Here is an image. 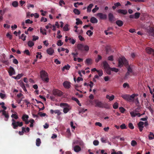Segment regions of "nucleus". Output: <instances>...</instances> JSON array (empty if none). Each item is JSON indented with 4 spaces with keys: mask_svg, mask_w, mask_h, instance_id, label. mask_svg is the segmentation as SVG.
<instances>
[{
    "mask_svg": "<svg viewBox=\"0 0 154 154\" xmlns=\"http://www.w3.org/2000/svg\"><path fill=\"white\" fill-rule=\"evenodd\" d=\"M6 36L9 38L10 39H11L12 38V36L9 33H8L6 34Z\"/></svg>",
    "mask_w": 154,
    "mask_h": 154,
    "instance_id": "774afa93",
    "label": "nucleus"
},
{
    "mask_svg": "<svg viewBox=\"0 0 154 154\" xmlns=\"http://www.w3.org/2000/svg\"><path fill=\"white\" fill-rule=\"evenodd\" d=\"M24 53L25 54H26L28 55H30V53L29 51L28 50H26L24 51Z\"/></svg>",
    "mask_w": 154,
    "mask_h": 154,
    "instance_id": "338daca9",
    "label": "nucleus"
},
{
    "mask_svg": "<svg viewBox=\"0 0 154 154\" xmlns=\"http://www.w3.org/2000/svg\"><path fill=\"white\" fill-rule=\"evenodd\" d=\"M90 22L93 23H97L98 22L97 20L94 17H92L90 20Z\"/></svg>",
    "mask_w": 154,
    "mask_h": 154,
    "instance_id": "412c9836",
    "label": "nucleus"
},
{
    "mask_svg": "<svg viewBox=\"0 0 154 154\" xmlns=\"http://www.w3.org/2000/svg\"><path fill=\"white\" fill-rule=\"evenodd\" d=\"M85 63L87 64L91 65L92 63V60L91 59L88 58L86 59Z\"/></svg>",
    "mask_w": 154,
    "mask_h": 154,
    "instance_id": "bb28decb",
    "label": "nucleus"
},
{
    "mask_svg": "<svg viewBox=\"0 0 154 154\" xmlns=\"http://www.w3.org/2000/svg\"><path fill=\"white\" fill-rule=\"evenodd\" d=\"M136 97L134 98V100L133 102L134 101L136 104V105L137 106V105L139 104V101L138 97Z\"/></svg>",
    "mask_w": 154,
    "mask_h": 154,
    "instance_id": "f704fd0d",
    "label": "nucleus"
},
{
    "mask_svg": "<svg viewBox=\"0 0 154 154\" xmlns=\"http://www.w3.org/2000/svg\"><path fill=\"white\" fill-rule=\"evenodd\" d=\"M140 106H138L135 109L130 112V114L131 116L132 117H134L137 116L138 117H140L142 115L139 113H137V112H139L140 110Z\"/></svg>",
    "mask_w": 154,
    "mask_h": 154,
    "instance_id": "20e7f679",
    "label": "nucleus"
},
{
    "mask_svg": "<svg viewBox=\"0 0 154 154\" xmlns=\"http://www.w3.org/2000/svg\"><path fill=\"white\" fill-rule=\"evenodd\" d=\"M146 50L148 54H152L154 56V50L153 49L150 47H147L146 48Z\"/></svg>",
    "mask_w": 154,
    "mask_h": 154,
    "instance_id": "9d476101",
    "label": "nucleus"
},
{
    "mask_svg": "<svg viewBox=\"0 0 154 154\" xmlns=\"http://www.w3.org/2000/svg\"><path fill=\"white\" fill-rule=\"evenodd\" d=\"M50 112L51 114H53L54 113L57 114L58 116L60 115L61 114V112H60L59 109H56L54 110L51 109L50 110Z\"/></svg>",
    "mask_w": 154,
    "mask_h": 154,
    "instance_id": "f8f14e48",
    "label": "nucleus"
},
{
    "mask_svg": "<svg viewBox=\"0 0 154 154\" xmlns=\"http://www.w3.org/2000/svg\"><path fill=\"white\" fill-rule=\"evenodd\" d=\"M103 64L104 68L105 69H107L110 67L109 65L106 61L103 62Z\"/></svg>",
    "mask_w": 154,
    "mask_h": 154,
    "instance_id": "4be33fe9",
    "label": "nucleus"
},
{
    "mask_svg": "<svg viewBox=\"0 0 154 154\" xmlns=\"http://www.w3.org/2000/svg\"><path fill=\"white\" fill-rule=\"evenodd\" d=\"M93 143L95 146H97L99 144V142L98 140H95L94 141Z\"/></svg>",
    "mask_w": 154,
    "mask_h": 154,
    "instance_id": "5fc2aeb1",
    "label": "nucleus"
},
{
    "mask_svg": "<svg viewBox=\"0 0 154 154\" xmlns=\"http://www.w3.org/2000/svg\"><path fill=\"white\" fill-rule=\"evenodd\" d=\"M108 60L111 61H112L113 60V57L112 55H111L108 57Z\"/></svg>",
    "mask_w": 154,
    "mask_h": 154,
    "instance_id": "e2e57ef3",
    "label": "nucleus"
},
{
    "mask_svg": "<svg viewBox=\"0 0 154 154\" xmlns=\"http://www.w3.org/2000/svg\"><path fill=\"white\" fill-rule=\"evenodd\" d=\"M8 72L10 76H11L13 75H14L15 73V71L13 67L10 66L9 68Z\"/></svg>",
    "mask_w": 154,
    "mask_h": 154,
    "instance_id": "4468645a",
    "label": "nucleus"
},
{
    "mask_svg": "<svg viewBox=\"0 0 154 154\" xmlns=\"http://www.w3.org/2000/svg\"><path fill=\"white\" fill-rule=\"evenodd\" d=\"M70 106L68 104L66 103H61L60 104V106L61 107H69Z\"/></svg>",
    "mask_w": 154,
    "mask_h": 154,
    "instance_id": "c85d7f7f",
    "label": "nucleus"
},
{
    "mask_svg": "<svg viewBox=\"0 0 154 154\" xmlns=\"http://www.w3.org/2000/svg\"><path fill=\"white\" fill-rule=\"evenodd\" d=\"M46 51L48 54L52 55L54 52V50L52 48H50L47 50Z\"/></svg>",
    "mask_w": 154,
    "mask_h": 154,
    "instance_id": "a211bd4d",
    "label": "nucleus"
},
{
    "mask_svg": "<svg viewBox=\"0 0 154 154\" xmlns=\"http://www.w3.org/2000/svg\"><path fill=\"white\" fill-rule=\"evenodd\" d=\"M140 14L138 12H136L135 13L134 15V18L135 19H138L140 16Z\"/></svg>",
    "mask_w": 154,
    "mask_h": 154,
    "instance_id": "e433bc0d",
    "label": "nucleus"
},
{
    "mask_svg": "<svg viewBox=\"0 0 154 154\" xmlns=\"http://www.w3.org/2000/svg\"><path fill=\"white\" fill-rule=\"evenodd\" d=\"M144 122H140L138 124V126L140 131L141 132L143 128Z\"/></svg>",
    "mask_w": 154,
    "mask_h": 154,
    "instance_id": "dca6fc26",
    "label": "nucleus"
},
{
    "mask_svg": "<svg viewBox=\"0 0 154 154\" xmlns=\"http://www.w3.org/2000/svg\"><path fill=\"white\" fill-rule=\"evenodd\" d=\"M114 95H112L111 96L109 95H107L106 96V98L107 99H108L110 101L112 100L114 98Z\"/></svg>",
    "mask_w": 154,
    "mask_h": 154,
    "instance_id": "cd10ccee",
    "label": "nucleus"
},
{
    "mask_svg": "<svg viewBox=\"0 0 154 154\" xmlns=\"http://www.w3.org/2000/svg\"><path fill=\"white\" fill-rule=\"evenodd\" d=\"M119 109H120V112L122 113H124L125 110V109L123 107H120Z\"/></svg>",
    "mask_w": 154,
    "mask_h": 154,
    "instance_id": "bf43d9fd",
    "label": "nucleus"
},
{
    "mask_svg": "<svg viewBox=\"0 0 154 154\" xmlns=\"http://www.w3.org/2000/svg\"><path fill=\"white\" fill-rule=\"evenodd\" d=\"M40 77L42 80L45 83H48L49 81L48 74L45 71L42 70L40 72Z\"/></svg>",
    "mask_w": 154,
    "mask_h": 154,
    "instance_id": "7ed1b4c3",
    "label": "nucleus"
},
{
    "mask_svg": "<svg viewBox=\"0 0 154 154\" xmlns=\"http://www.w3.org/2000/svg\"><path fill=\"white\" fill-rule=\"evenodd\" d=\"M131 145L132 146H134L137 145V142L134 140H132L131 141Z\"/></svg>",
    "mask_w": 154,
    "mask_h": 154,
    "instance_id": "79ce46f5",
    "label": "nucleus"
},
{
    "mask_svg": "<svg viewBox=\"0 0 154 154\" xmlns=\"http://www.w3.org/2000/svg\"><path fill=\"white\" fill-rule=\"evenodd\" d=\"M111 70L116 72H117L119 71V69L115 68H111Z\"/></svg>",
    "mask_w": 154,
    "mask_h": 154,
    "instance_id": "0e129e2a",
    "label": "nucleus"
},
{
    "mask_svg": "<svg viewBox=\"0 0 154 154\" xmlns=\"http://www.w3.org/2000/svg\"><path fill=\"white\" fill-rule=\"evenodd\" d=\"M41 143L40 139L38 138L36 140V145L37 146H39Z\"/></svg>",
    "mask_w": 154,
    "mask_h": 154,
    "instance_id": "473e14b6",
    "label": "nucleus"
},
{
    "mask_svg": "<svg viewBox=\"0 0 154 154\" xmlns=\"http://www.w3.org/2000/svg\"><path fill=\"white\" fill-rule=\"evenodd\" d=\"M105 70L106 71V72L109 75H110L111 74V68H107L106 69H105Z\"/></svg>",
    "mask_w": 154,
    "mask_h": 154,
    "instance_id": "ea45409f",
    "label": "nucleus"
},
{
    "mask_svg": "<svg viewBox=\"0 0 154 154\" xmlns=\"http://www.w3.org/2000/svg\"><path fill=\"white\" fill-rule=\"evenodd\" d=\"M154 134L153 133L151 132H150L149 134V136H148L149 139L150 140H151L153 138L152 137L150 136L151 135L153 136Z\"/></svg>",
    "mask_w": 154,
    "mask_h": 154,
    "instance_id": "4d7b16f0",
    "label": "nucleus"
},
{
    "mask_svg": "<svg viewBox=\"0 0 154 154\" xmlns=\"http://www.w3.org/2000/svg\"><path fill=\"white\" fill-rule=\"evenodd\" d=\"M113 107L115 109L118 108V103L117 102L114 103L113 105Z\"/></svg>",
    "mask_w": 154,
    "mask_h": 154,
    "instance_id": "09e8293b",
    "label": "nucleus"
},
{
    "mask_svg": "<svg viewBox=\"0 0 154 154\" xmlns=\"http://www.w3.org/2000/svg\"><path fill=\"white\" fill-rule=\"evenodd\" d=\"M76 20L77 21L75 23L77 25H79V24H82V21H81L79 19L76 18Z\"/></svg>",
    "mask_w": 154,
    "mask_h": 154,
    "instance_id": "72a5a7b5",
    "label": "nucleus"
},
{
    "mask_svg": "<svg viewBox=\"0 0 154 154\" xmlns=\"http://www.w3.org/2000/svg\"><path fill=\"white\" fill-rule=\"evenodd\" d=\"M128 127L131 129H133L134 128V127L133 124L131 123H130L128 124Z\"/></svg>",
    "mask_w": 154,
    "mask_h": 154,
    "instance_id": "6e6d98bb",
    "label": "nucleus"
},
{
    "mask_svg": "<svg viewBox=\"0 0 154 154\" xmlns=\"http://www.w3.org/2000/svg\"><path fill=\"white\" fill-rule=\"evenodd\" d=\"M23 74L22 73L19 74L17 76H16V78H17L18 79H19L21 77L23 76Z\"/></svg>",
    "mask_w": 154,
    "mask_h": 154,
    "instance_id": "13d9d810",
    "label": "nucleus"
},
{
    "mask_svg": "<svg viewBox=\"0 0 154 154\" xmlns=\"http://www.w3.org/2000/svg\"><path fill=\"white\" fill-rule=\"evenodd\" d=\"M116 23L119 26H121L123 24V22L120 20H117L116 22Z\"/></svg>",
    "mask_w": 154,
    "mask_h": 154,
    "instance_id": "a878e982",
    "label": "nucleus"
},
{
    "mask_svg": "<svg viewBox=\"0 0 154 154\" xmlns=\"http://www.w3.org/2000/svg\"><path fill=\"white\" fill-rule=\"evenodd\" d=\"M119 14H122L123 15H126L128 13V11L126 10L119 9L117 11Z\"/></svg>",
    "mask_w": 154,
    "mask_h": 154,
    "instance_id": "f3484780",
    "label": "nucleus"
},
{
    "mask_svg": "<svg viewBox=\"0 0 154 154\" xmlns=\"http://www.w3.org/2000/svg\"><path fill=\"white\" fill-rule=\"evenodd\" d=\"M27 44L29 47H31L34 45V44L32 41H29L28 42Z\"/></svg>",
    "mask_w": 154,
    "mask_h": 154,
    "instance_id": "2f4dec72",
    "label": "nucleus"
},
{
    "mask_svg": "<svg viewBox=\"0 0 154 154\" xmlns=\"http://www.w3.org/2000/svg\"><path fill=\"white\" fill-rule=\"evenodd\" d=\"M47 21V19L46 18H45L43 17H42L41 19V20H40V21L41 22L44 21V22H45Z\"/></svg>",
    "mask_w": 154,
    "mask_h": 154,
    "instance_id": "680f3d73",
    "label": "nucleus"
},
{
    "mask_svg": "<svg viewBox=\"0 0 154 154\" xmlns=\"http://www.w3.org/2000/svg\"><path fill=\"white\" fill-rule=\"evenodd\" d=\"M63 29L64 31H67L69 30L68 29V24H66L63 27Z\"/></svg>",
    "mask_w": 154,
    "mask_h": 154,
    "instance_id": "864d4df0",
    "label": "nucleus"
},
{
    "mask_svg": "<svg viewBox=\"0 0 154 154\" xmlns=\"http://www.w3.org/2000/svg\"><path fill=\"white\" fill-rule=\"evenodd\" d=\"M63 85L66 88L69 89L71 87V83L69 82L66 81L63 83Z\"/></svg>",
    "mask_w": 154,
    "mask_h": 154,
    "instance_id": "ddd939ff",
    "label": "nucleus"
},
{
    "mask_svg": "<svg viewBox=\"0 0 154 154\" xmlns=\"http://www.w3.org/2000/svg\"><path fill=\"white\" fill-rule=\"evenodd\" d=\"M109 20L110 22H112L114 20L115 17L112 13H109L108 15Z\"/></svg>",
    "mask_w": 154,
    "mask_h": 154,
    "instance_id": "2eb2a0df",
    "label": "nucleus"
},
{
    "mask_svg": "<svg viewBox=\"0 0 154 154\" xmlns=\"http://www.w3.org/2000/svg\"><path fill=\"white\" fill-rule=\"evenodd\" d=\"M99 8H94L92 10V12L93 13H95L96 11L99 9Z\"/></svg>",
    "mask_w": 154,
    "mask_h": 154,
    "instance_id": "69168bd1",
    "label": "nucleus"
},
{
    "mask_svg": "<svg viewBox=\"0 0 154 154\" xmlns=\"http://www.w3.org/2000/svg\"><path fill=\"white\" fill-rule=\"evenodd\" d=\"M26 36L25 35V34H22L21 36L20 37V38L22 39L23 41H24L26 40Z\"/></svg>",
    "mask_w": 154,
    "mask_h": 154,
    "instance_id": "37998d69",
    "label": "nucleus"
},
{
    "mask_svg": "<svg viewBox=\"0 0 154 154\" xmlns=\"http://www.w3.org/2000/svg\"><path fill=\"white\" fill-rule=\"evenodd\" d=\"M37 55H36V57L37 58L38 57L39 59H41L42 57V56L41 55V53L40 52H38L37 53Z\"/></svg>",
    "mask_w": 154,
    "mask_h": 154,
    "instance_id": "de8ad7c7",
    "label": "nucleus"
},
{
    "mask_svg": "<svg viewBox=\"0 0 154 154\" xmlns=\"http://www.w3.org/2000/svg\"><path fill=\"white\" fill-rule=\"evenodd\" d=\"M77 48L79 50L81 51H88L89 50V47L87 45H85L82 44H79L77 45Z\"/></svg>",
    "mask_w": 154,
    "mask_h": 154,
    "instance_id": "39448f33",
    "label": "nucleus"
},
{
    "mask_svg": "<svg viewBox=\"0 0 154 154\" xmlns=\"http://www.w3.org/2000/svg\"><path fill=\"white\" fill-rule=\"evenodd\" d=\"M5 13V11L4 10L2 11V10H0V21H1L3 20V17L2 16Z\"/></svg>",
    "mask_w": 154,
    "mask_h": 154,
    "instance_id": "393cba45",
    "label": "nucleus"
},
{
    "mask_svg": "<svg viewBox=\"0 0 154 154\" xmlns=\"http://www.w3.org/2000/svg\"><path fill=\"white\" fill-rule=\"evenodd\" d=\"M138 95V94H134L130 96L128 94H125L122 95L121 97L125 100L128 101L133 102L134 100V98Z\"/></svg>",
    "mask_w": 154,
    "mask_h": 154,
    "instance_id": "f03ea898",
    "label": "nucleus"
},
{
    "mask_svg": "<svg viewBox=\"0 0 154 154\" xmlns=\"http://www.w3.org/2000/svg\"><path fill=\"white\" fill-rule=\"evenodd\" d=\"M100 140L103 143H106V140H107V139L106 138L102 137L100 139Z\"/></svg>",
    "mask_w": 154,
    "mask_h": 154,
    "instance_id": "603ef678",
    "label": "nucleus"
},
{
    "mask_svg": "<svg viewBox=\"0 0 154 154\" xmlns=\"http://www.w3.org/2000/svg\"><path fill=\"white\" fill-rule=\"evenodd\" d=\"M11 117L12 118H14L15 119H17L18 118V116L15 114H13L11 115Z\"/></svg>",
    "mask_w": 154,
    "mask_h": 154,
    "instance_id": "49530a36",
    "label": "nucleus"
},
{
    "mask_svg": "<svg viewBox=\"0 0 154 154\" xmlns=\"http://www.w3.org/2000/svg\"><path fill=\"white\" fill-rule=\"evenodd\" d=\"M70 67V66L67 64L66 65L64 66L62 69V70L64 71L65 69L66 70H69Z\"/></svg>",
    "mask_w": 154,
    "mask_h": 154,
    "instance_id": "58836bf2",
    "label": "nucleus"
},
{
    "mask_svg": "<svg viewBox=\"0 0 154 154\" xmlns=\"http://www.w3.org/2000/svg\"><path fill=\"white\" fill-rule=\"evenodd\" d=\"M102 57L100 55H98L97 58L95 59V62L96 63L98 62L100 60L102 59Z\"/></svg>",
    "mask_w": 154,
    "mask_h": 154,
    "instance_id": "a19ab883",
    "label": "nucleus"
},
{
    "mask_svg": "<svg viewBox=\"0 0 154 154\" xmlns=\"http://www.w3.org/2000/svg\"><path fill=\"white\" fill-rule=\"evenodd\" d=\"M28 118V116L26 114L23 115L22 117L23 120L25 122L26 124H28L29 122V121L27 120Z\"/></svg>",
    "mask_w": 154,
    "mask_h": 154,
    "instance_id": "9b49d317",
    "label": "nucleus"
},
{
    "mask_svg": "<svg viewBox=\"0 0 154 154\" xmlns=\"http://www.w3.org/2000/svg\"><path fill=\"white\" fill-rule=\"evenodd\" d=\"M32 37H33L32 40L33 41H35L37 40H38L39 38L38 36H36L35 35H33L32 36Z\"/></svg>",
    "mask_w": 154,
    "mask_h": 154,
    "instance_id": "052dcab7",
    "label": "nucleus"
},
{
    "mask_svg": "<svg viewBox=\"0 0 154 154\" xmlns=\"http://www.w3.org/2000/svg\"><path fill=\"white\" fill-rule=\"evenodd\" d=\"M71 109V108L70 106H69V107H64L63 109V112L64 113H66L68 112Z\"/></svg>",
    "mask_w": 154,
    "mask_h": 154,
    "instance_id": "b1692460",
    "label": "nucleus"
},
{
    "mask_svg": "<svg viewBox=\"0 0 154 154\" xmlns=\"http://www.w3.org/2000/svg\"><path fill=\"white\" fill-rule=\"evenodd\" d=\"M53 94L55 96L60 97L63 94L62 92L59 90L54 89L53 91Z\"/></svg>",
    "mask_w": 154,
    "mask_h": 154,
    "instance_id": "6e6552de",
    "label": "nucleus"
},
{
    "mask_svg": "<svg viewBox=\"0 0 154 154\" xmlns=\"http://www.w3.org/2000/svg\"><path fill=\"white\" fill-rule=\"evenodd\" d=\"M12 5L14 7H17L18 5V2L17 1H14L12 3Z\"/></svg>",
    "mask_w": 154,
    "mask_h": 154,
    "instance_id": "c756f323",
    "label": "nucleus"
},
{
    "mask_svg": "<svg viewBox=\"0 0 154 154\" xmlns=\"http://www.w3.org/2000/svg\"><path fill=\"white\" fill-rule=\"evenodd\" d=\"M120 128L122 129H126L127 127L125 124H123L120 126Z\"/></svg>",
    "mask_w": 154,
    "mask_h": 154,
    "instance_id": "8fccbe9b",
    "label": "nucleus"
},
{
    "mask_svg": "<svg viewBox=\"0 0 154 154\" xmlns=\"http://www.w3.org/2000/svg\"><path fill=\"white\" fill-rule=\"evenodd\" d=\"M97 15L100 18V19L106 20L107 19V16L106 14L99 13H97Z\"/></svg>",
    "mask_w": 154,
    "mask_h": 154,
    "instance_id": "1a4fd4ad",
    "label": "nucleus"
},
{
    "mask_svg": "<svg viewBox=\"0 0 154 154\" xmlns=\"http://www.w3.org/2000/svg\"><path fill=\"white\" fill-rule=\"evenodd\" d=\"M97 72L98 73L99 76H101L103 75V71L102 70H100L97 71Z\"/></svg>",
    "mask_w": 154,
    "mask_h": 154,
    "instance_id": "c03bdc74",
    "label": "nucleus"
},
{
    "mask_svg": "<svg viewBox=\"0 0 154 154\" xmlns=\"http://www.w3.org/2000/svg\"><path fill=\"white\" fill-rule=\"evenodd\" d=\"M12 122L11 125L13 126V128L16 129L18 126L21 127L23 125L22 122H16V121L12 119Z\"/></svg>",
    "mask_w": 154,
    "mask_h": 154,
    "instance_id": "423d86ee",
    "label": "nucleus"
},
{
    "mask_svg": "<svg viewBox=\"0 0 154 154\" xmlns=\"http://www.w3.org/2000/svg\"><path fill=\"white\" fill-rule=\"evenodd\" d=\"M22 131H19V134L21 135H23L24 132H26L25 128L24 127H22Z\"/></svg>",
    "mask_w": 154,
    "mask_h": 154,
    "instance_id": "7c9ffc66",
    "label": "nucleus"
},
{
    "mask_svg": "<svg viewBox=\"0 0 154 154\" xmlns=\"http://www.w3.org/2000/svg\"><path fill=\"white\" fill-rule=\"evenodd\" d=\"M74 13L77 15H79L80 14V11L78 9L75 8L73 10Z\"/></svg>",
    "mask_w": 154,
    "mask_h": 154,
    "instance_id": "c9c22d12",
    "label": "nucleus"
},
{
    "mask_svg": "<svg viewBox=\"0 0 154 154\" xmlns=\"http://www.w3.org/2000/svg\"><path fill=\"white\" fill-rule=\"evenodd\" d=\"M57 45L59 46H61L63 45V42H62L61 40H59L57 43Z\"/></svg>",
    "mask_w": 154,
    "mask_h": 154,
    "instance_id": "a18cd8bd",
    "label": "nucleus"
},
{
    "mask_svg": "<svg viewBox=\"0 0 154 154\" xmlns=\"http://www.w3.org/2000/svg\"><path fill=\"white\" fill-rule=\"evenodd\" d=\"M95 107L100 108H107V106L106 104L97 100H95Z\"/></svg>",
    "mask_w": 154,
    "mask_h": 154,
    "instance_id": "0eeeda50",
    "label": "nucleus"
},
{
    "mask_svg": "<svg viewBox=\"0 0 154 154\" xmlns=\"http://www.w3.org/2000/svg\"><path fill=\"white\" fill-rule=\"evenodd\" d=\"M25 23L26 24H32L33 23V21L29 19H27L25 21Z\"/></svg>",
    "mask_w": 154,
    "mask_h": 154,
    "instance_id": "3c124183",
    "label": "nucleus"
},
{
    "mask_svg": "<svg viewBox=\"0 0 154 154\" xmlns=\"http://www.w3.org/2000/svg\"><path fill=\"white\" fill-rule=\"evenodd\" d=\"M93 6V4H90L88 7L87 8V12L89 13L91 12V9Z\"/></svg>",
    "mask_w": 154,
    "mask_h": 154,
    "instance_id": "5701e85b",
    "label": "nucleus"
},
{
    "mask_svg": "<svg viewBox=\"0 0 154 154\" xmlns=\"http://www.w3.org/2000/svg\"><path fill=\"white\" fill-rule=\"evenodd\" d=\"M123 65L127 68L128 71L125 74V76H127L130 75V73L132 72V70L130 66H128V62L125 58L122 57L120 58L119 60V67H121Z\"/></svg>",
    "mask_w": 154,
    "mask_h": 154,
    "instance_id": "f257e3e1",
    "label": "nucleus"
},
{
    "mask_svg": "<svg viewBox=\"0 0 154 154\" xmlns=\"http://www.w3.org/2000/svg\"><path fill=\"white\" fill-rule=\"evenodd\" d=\"M74 150L76 152H79L81 150V147L78 145H76L74 147Z\"/></svg>",
    "mask_w": 154,
    "mask_h": 154,
    "instance_id": "6ab92c4d",
    "label": "nucleus"
},
{
    "mask_svg": "<svg viewBox=\"0 0 154 154\" xmlns=\"http://www.w3.org/2000/svg\"><path fill=\"white\" fill-rule=\"evenodd\" d=\"M2 62L3 63L8 66L10 64L8 60H5L2 59Z\"/></svg>",
    "mask_w": 154,
    "mask_h": 154,
    "instance_id": "4c0bfd02",
    "label": "nucleus"
},
{
    "mask_svg": "<svg viewBox=\"0 0 154 154\" xmlns=\"http://www.w3.org/2000/svg\"><path fill=\"white\" fill-rule=\"evenodd\" d=\"M2 115L4 116L6 119H5V121H7L9 118V116L8 113H7L5 111H3Z\"/></svg>",
    "mask_w": 154,
    "mask_h": 154,
    "instance_id": "aec40b11",
    "label": "nucleus"
}]
</instances>
